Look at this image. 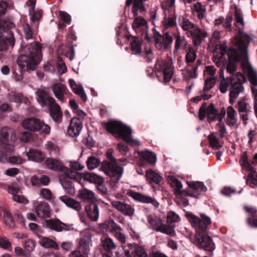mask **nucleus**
I'll return each mask as SVG.
<instances>
[{
    "instance_id": "2eb2a0df",
    "label": "nucleus",
    "mask_w": 257,
    "mask_h": 257,
    "mask_svg": "<svg viewBox=\"0 0 257 257\" xmlns=\"http://www.w3.org/2000/svg\"><path fill=\"white\" fill-rule=\"evenodd\" d=\"M235 107L237 109L243 124L245 125H246L248 120V115L251 112V106L246 102L244 98H242L237 101Z\"/></svg>"
},
{
    "instance_id": "4be33fe9",
    "label": "nucleus",
    "mask_w": 257,
    "mask_h": 257,
    "mask_svg": "<svg viewBox=\"0 0 257 257\" xmlns=\"http://www.w3.org/2000/svg\"><path fill=\"white\" fill-rule=\"evenodd\" d=\"M125 38L131 41V50L136 55L140 54L142 52V40L132 35H127Z\"/></svg>"
},
{
    "instance_id": "13d9d810",
    "label": "nucleus",
    "mask_w": 257,
    "mask_h": 257,
    "mask_svg": "<svg viewBox=\"0 0 257 257\" xmlns=\"http://www.w3.org/2000/svg\"><path fill=\"white\" fill-rule=\"evenodd\" d=\"M215 80L213 77L207 78L205 81L203 91L206 92L210 90L215 85Z\"/></svg>"
},
{
    "instance_id": "72a5a7b5",
    "label": "nucleus",
    "mask_w": 257,
    "mask_h": 257,
    "mask_svg": "<svg viewBox=\"0 0 257 257\" xmlns=\"http://www.w3.org/2000/svg\"><path fill=\"white\" fill-rule=\"evenodd\" d=\"M101 227L103 229H105L106 231L113 232L117 230L120 231L121 228L120 226L116 224L112 219L106 220L101 225Z\"/></svg>"
},
{
    "instance_id": "412c9836",
    "label": "nucleus",
    "mask_w": 257,
    "mask_h": 257,
    "mask_svg": "<svg viewBox=\"0 0 257 257\" xmlns=\"http://www.w3.org/2000/svg\"><path fill=\"white\" fill-rule=\"evenodd\" d=\"M82 127L80 120L77 118H73L71 120L70 125L67 128V134L71 137H77L79 135Z\"/></svg>"
},
{
    "instance_id": "864d4df0",
    "label": "nucleus",
    "mask_w": 257,
    "mask_h": 257,
    "mask_svg": "<svg viewBox=\"0 0 257 257\" xmlns=\"http://www.w3.org/2000/svg\"><path fill=\"white\" fill-rule=\"evenodd\" d=\"M185 38L184 37H181L178 32V34L175 35V44L174 47V52H178V50L183 46V43Z\"/></svg>"
},
{
    "instance_id": "09e8293b",
    "label": "nucleus",
    "mask_w": 257,
    "mask_h": 257,
    "mask_svg": "<svg viewBox=\"0 0 257 257\" xmlns=\"http://www.w3.org/2000/svg\"><path fill=\"white\" fill-rule=\"evenodd\" d=\"M194 8L198 14V18L199 19H202L204 18L206 9L202 5L201 3L197 2L194 5Z\"/></svg>"
},
{
    "instance_id": "f03ea898",
    "label": "nucleus",
    "mask_w": 257,
    "mask_h": 257,
    "mask_svg": "<svg viewBox=\"0 0 257 257\" xmlns=\"http://www.w3.org/2000/svg\"><path fill=\"white\" fill-rule=\"evenodd\" d=\"M29 54L20 55L17 59V64L20 68V74H15L17 81L23 80V72L35 70L40 62L42 52L40 44L34 42L28 48Z\"/></svg>"
},
{
    "instance_id": "de8ad7c7",
    "label": "nucleus",
    "mask_w": 257,
    "mask_h": 257,
    "mask_svg": "<svg viewBox=\"0 0 257 257\" xmlns=\"http://www.w3.org/2000/svg\"><path fill=\"white\" fill-rule=\"evenodd\" d=\"M65 205L70 208H73L77 211L81 209V205L79 202L73 199L67 197L65 195Z\"/></svg>"
},
{
    "instance_id": "bf43d9fd",
    "label": "nucleus",
    "mask_w": 257,
    "mask_h": 257,
    "mask_svg": "<svg viewBox=\"0 0 257 257\" xmlns=\"http://www.w3.org/2000/svg\"><path fill=\"white\" fill-rule=\"evenodd\" d=\"M47 148L51 154H53L55 156H57L59 152L58 147L51 142H48L47 144Z\"/></svg>"
},
{
    "instance_id": "58836bf2",
    "label": "nucleus",
    "mask_w": 257,
    "mask_h": 257,
    "mask_svg": "<svg viewBox=\"0 0 257 257\" xmlns=\"http://www.w3.org/2000/svg\"><path fill=\"white\" fill-rule=\"evenodd\" d=\"M101 243L103 248L106 252H112V250L116 247V244L110 237H106L104 239H101Z\"/></svg>"
},
{
    "instance_id": "e2e57ef3",
    "label": "nucleus",
    "mask_w": 257,
    "mask_h": 257,
    "mask_svg": "<svg viewBox=\"0 0 257 257\" xmlns=\"http://www.w3.org/2000/svg\"><path fill=\"white\" fill-rule=\"evenodd\" d=\"M181 27L184 31H188L189 29H194L195 28V26L194 24L190 22L189 20L184 18L183 19Z\"/></svg>"
},
{
    "instance_id": "f704fd0d",
    "label": "nucleus",
    "mask_w": 257,
    "mask_h": 257,
    "mask_svg": "<svg viewBox=\"0 0 257 257\" xmlns=\"http://www.w3.org/2000/svg\"><path fill=\"white\" fill-rule=\"evenodd\" d=\"M82 178L85 181L95 184L103 183V179L102 177L93 173H85L82 174Z\"/></svg>"
},
{
    "instance_id": "4c0bfd02",
    "label": "nucleus",
    "mask_w": 257,
    "mask_h": 257,
    "mask_svg": "<svg viewBox=\"0 0 257 257\" xmlns=\"http://www.w3.org/2000/svg\"><path fill=\"white\" fill-rule=\"evenodd\" d=\"M208 139L210 146L213 149L218 150L223 146V143L220 142L213 133H211L208 136Z\"/></svg>"
},
{
    "instance_id": "20e7f679",
    "label": "nucleus",
    "mask_w": 257,
    "mask_h": 257,
    "mask_svg": "<svg viewBox=\"0 0 257 257\" xmlns=\"http://www.w3.org/2000/svg\"><path fill=\"white\" fill-rule=\"evenodd\" d=\"M102 126L109 133L117 135L126 143L133 146L140 145V142L132 138V130L131 128L120 121L110 120L107 122H102Z\"/></svg>"
},
{
    "instance_id": "2f4dec72",
    "label": "nucleus",
    "mask_w": 257,
    "mask_h": 257,
    "mask_svg": "<svg viewBox=\"0 0 257 257\" xmlns=\"http://www.w3.org/2000/svg\"><path fill=\"white\" fill-rule=\"evenodd\" d=\"M13 152L12 145L0 146V162H4L7 160V157L10 156Z\"/></svg>"
},
{
    "instance_id": "b1692460",
    "label": "nucleus",
    "mask_w": 257,
    "mask_h": 257,
    "mask_svg": "<svg viewBox=\"0 0 257 257\" xmlns=\"http://www.w3.org/2000/svg\"><path fill=\"white\" fill-rule=\"evenodd\" d=\"M69 83L73 92L77 94L82 101L86 102L87 97L82 86L80 84H76L73 79L69 80Z\"/></svg>"
},
{
    "instance_id": "393cba45",
    "label": "nucleus",
    "mask_w": 257,
    "mask_h": 257,
    "mask_svg": "<svg viewBox=\"0 0 257 257\" xmlns=\"http://www.w3.org/2000/svg\"><path fill=\"white\" fill-rule=\"evenodd\" d=\"M85 211L88 217L92 221H96L99 217V210L97 205L93 202L87 204Z\"/></svg>"
},
{
    "instance_id": "3c124183",
    "label": "nucleus",
    "mask_w": 257,
    "mask_h": 257,
    "mask_svg": "<svg viewBox=\"0 0 257 257\" xmlns=\"http://www.w3.org/2000/svg\"><path fill=\"white\" fill-rule=\"evenodd\" d=\"M142 156L145 160L151 164H153L156 161V156L153 152L146 151L142 153Z\"/></svg>"
},
{
    "instance_id": "680f3d73",
    "label": "nucleus",
    "mask_w": 257,
    "mask_h": 257,
    "mask_svg": "<svg viewBox=\"0 0 257 257\" xmlns=\"http://www.w3.org/2000/svg\"><path fill=\"white\" fill-rule=\"evenodd\" d=\"M23 96L21 94L12 92L9 94V100L10 101L15 102H20L22 101Z\"/></svg>"
},
{
    "instance_id": "49530a36",
    "label": "nucleus",
    "mask_w": 257,
    "mask_h": 257,
    "mask_svg": "<svg viewBox=\"0 0 257 257\" xmlns=\"http://www.w3.org/2000/svg\"><path fill=\"white\" fill-rule=\"evenodd\" d=\"M189 187L193 190H200L202 192H205L207 191V187L204 185V183L199 181H192L188 182Z\"/></svg>"
},
{
    "instance_id": "7ed1b4c3",
    "label": "nucleus",
    "mask_w": 257,
    "mask_h": 257,
    "mask_svg": "<svg viewBox=\"0 0 257 257\" xmlns=\"http://www.w3.org/2000/svg\"><path fill=\"white\" fill-rule=\"evenodd\" d=\"M228 51L229 62L226 65V71L228 73L234 74L237 69L235 64L236 62H240L243 68L250 67L246 47L240 37L236 38V48L230 47Z\"/></svg>"
},
{
    "instance_id": "a211bd4d",
    "label": "nucleus",
    "mask_w": 257,
    "mask_h": 257,
    "mask_svg": "<svg viewBox=\"0 0 257 257\" xmlns=\"http://www.w3.org/2000/svg\"><path fill=\"white\" fill-rule=\"evenodd\" d=\"M173 42L172 36L168 32H165L162 35V40L159 41V40L157 39L155 47L158 50H168L171 48Z\"/></svg>"
},
{
    "instance_id": "c9c22d12",
    "label": "nucleus",
    "mask_w": 257,
    "mask_h": 257,
    "mask_svg": "<svg viewBox=\"0 0 257 257\" xmlns=\"http://www.w3.org/2000/svg\"><path fill=\"white\" fill-rule=\"evenodd\" d=\"M79 195L82 199L87 201L89 204L91 202L94 203L96 200L94 193L85 188L79 191Z\"/></svg>"
},
{
    "instance_id": "39448f33",
    "label": "nucleus",
    "mask_w": 257,
    "mask_h": 257,
    "mask_svg": "<svg viewBox=\"0 0 257 257\" xmlns=\"http://www.w3.org/2000/svg\"><path fill=\"white\" fill-rule=\"evenodd\" d=\"M58 19V27L59 30L55 41V46L58 47L56 51V66L58 74L62 75L64 73V46L62 39L64 27V12L59 11Z\"/></svg>"
},
{
    "instance_id": "ea45409f",
    "label": "nucleus",
    "mask_w": 257,
    "mask_h": 257,
    "mask_svg": "<svg viewBox=\"0 0 257 257\" xmlns=\"http://www.w3.org/2000/svg\"><path fill=\"white\" fill-rule=\"evenodd\" d=\"M40 243L42 246L46 248L51 247L55 249H59L58 244L55 241L48 237H42Z\"/></svg>"
},
{
    "instance_id": "0eeeda50",
    "label": "nucleus",
    "mask_w": 257,
    "mask_h": 257,
    "mask_svg": "<svg viewBox=\"0 0 257 257\" xmlns=\"http://www.w3.org/2000/svg\"><path fill=\"white\" fill-rule=\"evenodd\" d=\"M37 94L38 101L42 106H48L51 116L54 121L58 122L62 118V113L60 107L56 103L55 100L42 89H39L37 91Z\"/></svg>"
},
{
    "instance_id": "aec40b11",
    "label": "nucleus",
    "mask_w": 257,
    "mask_h": 257,
    "mask_svg": "<svg viewBox=\"0 0 257 257\" xmlns=\"http://www.w3.org/2000/svg\"><path fill=\"white\" fill-rule=\"evenodd\" d=\"M243 209L248 214L246 223L251 227H257V209L255 207L245 205Z\"/></svg>"
},
{
    "instance_id": "f257e3e1",
    "label": "nucleus",
    "mask_w": 257,
    "mask_h": 257,
    "mask_svg": "<svg viewBox=\"0 0 257 257\" xmlns=\"http://www.w3.org/2000/svg\"><path fill=\"white\" fill-rule=\"evenodd\" d=\"M200 218L191 213H187L186 217L191 225L196 229L195 240L196 245L201 249L213 255L215 244L208 234L209 226L211 224L210 217L204 213H200Z\"/></svg>"
},
{
    "instance_id": "338daca9",
    "label": "nucleus",
    "mask_w": 257,
    "mask_h": 257,
    "mask_svg": "<svg viewBox=\"0 0 257 257\" xmlns=\"http://www.w3.org/2000/svg\"><path fill=\"white\" fill-rule=\"evenodd\" d=\"M35 242L34 240L28 239L25 241L24 247L25 249L29 251H32L35 247Z\"/></svg>"
},
{
    "instance_id": "052dcab7",
    "label": "nucleus",
    "mask_w": 257,
    "mask_h": 257,
    "mask_svg": "<svg viewBox=\"0 0 257 257\" xmlns=\"http://www.w3.org/2000/svg\"><path fill=\"white\" fill-rule=\"evenodd\" d=\"M73 42L69 43L70 47L67 48L68 50H65V57L68 58L70 61L73 59L74 56V46L72 45Z\"/></svg>"
},
{
    "instance_id": "5fc2aeb1",
    "label": "nucleus",
    "mask_w": 257,
    "mask_h": 257,
    "mask_svg": "<svg viewBox=\"0 0 257 257\" xmlns=\"http://www.w3.org/2000/svg\"><path fill=\"white\" fill-rule=\"evenodd\" d=\"M234 16L236 23L240 24L243 26L244 25L245 23L242 16L241 11L237 6L234 7Z\"/></svg>"
},
{
    "instance_id": "a19ab883",
    "label": "nucleus",
    "mask_w": 257,
    "mask_h": 257,
    "mask_svg": "<svg viewBox=\"0 0 257 257\" xmlns=\"http://www.w3.org/2000/svg\"><path fill=\"white\" fill-rule=\"evenodd\" d=\"M148 221L150 224L152 229L155 230L156 231L159 232L158 228H162L164 224L162 223V220L157 219L152 216H149L148 217Z\"/></svg>"
},
{
    "instance_id": "423d86ee",
    "label": "nucleus",
    "mask_w": 257,
    "mask_h": 257,
    "mask_svg": "<svg viewBox=\"0 0 257 257\" xmlns=\"http://www.w3.org/2000/svg\"><path fill=\"white\" fill-rule=\"evenodd\" d=\"M107 158L109 160L104 161L101 164V168L105 174L110 177L111 185L117 183L121 177L123 168L118 164L117 160L113 156V150L108 149L106 153Z\"/></svg>"
},
{
    "instance_id": "ddd939ff",
    "label": "nucleus",
    "mask_w": 257,
    "mask_h": 257,
    "mask_svg": "<svg viewBox=\"0 0 257 257\" xmlns=\"http://www.w3.org/2000/svg\"><path fill=\"white\" fill-rule=\"evenodd\" d=\"M46 166L50 169L58 172L59 180L64 188V165L59 160L53 158H47L45 161Z\"/></svg>"
},
{
    "instance_id": "37998d69",
    "label": "nucleus",
    "mask_w": 257,
    "mask_h": 257,
    "mask_svg": "<svg viewBox=\"0 0 257 257\" xmlns=\"http://www.w3.org/2000/svg\"><path fill=\"white\" fill-rule=\"evenodd\" d=\"M86 163L88 169L93 170L100 165V161L96 157L91 156L88 158Z\"/></svg>"
},
{
    "instance_id": "6ab92c4d",
    "label": "nucleus",
    "mask_w": 257,
    "mask_h": 257,
    "mask_svg": "<svg viewBox=\"0 0 257 257\" xmlns=\"http://www.w3.org/2000/svg\"><path fill=\"white\" fill-rule=\"evenodd\" d=\"M112 206L125 216H132L135 210L130 204L119 201L111 202Z\"/></svg>"
},
{
    "instance_id": "9b49d317",
    "label": "nucleus",
    "mask_w": 257,
    "mask_h": 257,
    "mask_svg": "<svg viewBox=\"0 0 257 257\" xmlns=\"http://www.w3.org/2000/svg\"><path fill=\"white\" fill-rule=\"evenodd\" d=\"M239 163L242 168H245L248 172H250L248 175V178L246 180V183L251 188L256 187L257 174L254 175L255 172L251 165V164H254V161H252L251 163H250L248 159L247 152H244L240 156Z\"/></svg>"
},
{
    "instance_id": "79ce46f5",
    "label": "nucleus",
    "mask_w": 257,
    "mask_h": 257,
    "mask_svg": "<svg viewBox=\"0 0 257 257\" xmlns=\"http://www.w3.org/2000/svg\"><path fill=\"white\" fill-rule=\"evenodd\" d=\"M53 91L58 99H63L64 91L63 84L59 83H55L53 86Z\"/></svg>"
},
{
    "instance_id": "f8f14e48",
    "label": "nucleus",
    "mask_w": 257,
    "mask_h": 257,
    "mask_svg": "<svg viewBox=\"0 0 257 257\" xmlns=\"http://www.w3.org/2000/svg\"><path fill=\"white\" fill-rule=\"evenodd\" d=\"M24 127L32 132H39L45 135L49 134L51 130L50 126L44 123L40 119L36 118H29L23 122Z\"/></svg>"
},
{
    "instance_id": "774afa93",
    "label": "nucleus",
    "mask_w": 257,
    "mask_h": 257,
    "mask_svg": "<svg viewBox=\"0 0 257 257\" xmlns=\"http://www.w3.org/2000/svg\"><path fill=\"white\" fill-rule=\"evenodd\" d=\"M158 230L159 231V232L171 236H173L175 234V230L172 227L169 226H167L165 224L164 225V226H163L162 228H158Z\"/></svg>"
},
{
    "instance_id": "8fccbe9b",
    "label": "nucleus",
    "mask_w": 257,
    "mask_h": 257,
    "mask_svg": "<svg viewBox=\"0 0 257 257\" xmlns=\"http://www.w3.org/2000/svg\"><path fill=\"white\" fill-rule=\"evenodd\" d=\"M176 19L177 17L175 15L168 18L166 17V16H165L163 21L164 25L166 27H175L177 25Z\"/></svg>"
},
{
    "instance_id": "7c9ffc66",
    "label": "nucleus",
    "mask_w": 257,
    "mask_h": 257,
    "mask_svg": "<svg viewBox=\"0 0 257 257\" xmlns=\"http://www.w3.org/2000/svg\"><path fill=\"white\" fill-rule=\"evenodd\" d=\"M189 33L193 39L195 46L200 45L202 41L203 33L201 29L196 27L193 30L189 31Z\"/></svg>"
},
{
    "instance_id": "6e6d98bb",
    "label": "nucleus",
    "mask_w": 257,
    "mask_h": 257,
    "mask_svg": "<svg viewBox=\"0 0 257 257\" xmlns=\"http://www.w3.org/2000/svg\"><path fill=\"white\" fill-rule=\"evenodd\" d=\"M196 58V54L191 47H189L185 56L186 63H189L194 61Z\"/></svg>"
},
{
    "instance_id": "bb28decb",
    "label": "nucleus",
    "mask_w": 257,
    "mask_h": 257,
    "mask_svg": "<svg viewBox=\"0 0 257 257\" xmlns=\"http://www.w3.org/2000/svg\"><path fill=\"white\" fill-rule=\"evenodd\" d=\"M45 222L47 228L58 232L62 230L63 228L62 225H64V223L56 218L45 219Z\"/></svg>"
},
{
    "instance_id": "c03bdc74",
    "label": "nucleus",
    "mask_w": 257,
    "mask_h": 257,
    "mask_svg": "<svg viewBox=\"0 0 257 257\" xmlns=\"http://www.w3.org/2000/svg\"><path fill=\"white\" fill-rule=\"evenodd\" d=\"M146 26H147V22L142 17L135 18L132 24V28L135 31H137L138 28Z\"/></svg>"
},
{
    "instance_id": "cd10ccee",
    "label": "nucleus",
    "mask_w": 257,
    "mask_h": 257,
    "mask_svg": "<svg viewBox=\"0 0 257 257\" xmlns=\"http://www.w3.org/2000/svg\"><path fill=\"white\" fill-rule=\"evenodd\" d=\"M27 155L29 160L37 162H42L45 159L43 153L36 149H30L27 153Z\"/></svg>"
},
{
    "instance_id": "a18cd8bd",
    "label": "nucleus",
    "mask_w": 257,
    "mask_h": 257,
    "mask_svg": "<svg viewBox=\"0 0 257 257\" xmlns=\"http://www.w3.org/2000/svg\"><path fill=\"white\" fill-rule=\"evenodd\" d=\"M133 257H149L145 249L141 246L136 245L132 251Z\"/></svg>"
},
{
    "instance_id": "e433bc0d",
    "label": "nucleus",
    "mask_w": 257,
    "mask_h": 257,
    "mask_svg": "<svg viewBox=\"0 0 257 257\" xmlns=\"http://www.w3.org/2000/svg\"><path fill=\"white\" fill-rule=\"evenodd\" d=\"M11 128L9 127H3L0 131V146L10 145L8 144L9 141V133Z\"/></svg>"
},
{
    "instance_id": "473e14b6",
    "label": "nucleus",
    "mask_w": 257,
    "mask_h": 257,
    "mask_svg": "<svg viewBox=\"0 0 257 257\" xmlns=\"http://www.w3.org/2000/svg\"><path fill=\"white\" fill-rule=\"evenodd\" d=\"M168 180L171 187L174 188L175 192L177 194L179 195H182L183 194L184 191L181 190V189L182 188V184L178 179L174 177L171 176L168 178Z\"/></svg>"
},
{
    "instance_id": "9d476101",
    "label": "nucleus",
    "mask_w": 257,
    "mask_h": 257,
    "mask_svg": "<svg viewBox=\"0 0 257 257\" xmlns=\"http://www.w3.org/2000/svg\"><path fill=\"white\" fill-rule=\"evenodd\" d=\"M219 73V77L221 78L219 89L222 93H225L229 86L246 81L245 78L241 72H236L235 74H232L231 77L226 78L224 76V72L222 69H220Z\"/></svg>"
},
{
    "instance_id": "dca6fc26",
    "label": "nucleus",
    "mask_w": 257,
    "mask_h": 257,
    "mask_svg": "<svg viewBox=\"0 0 257 257\" xmlns=\"http://www.w3.org/2000/svg\"><path fill=\"white\" fill-rule=\"evenodd\" d=\"M127 194L137 201L143 203L151 204L156 208H158L159 206V203L154 198L150 196L133 190L129 191Z\"/></svg>"
},
{
    "instance_id": "6e6552de",
    "label": "nucleus",
    "mask_w": 257,
    "mask_h": 257,
    "mask_svg": "<svg viewBox=\"0 0 257 257\" xmlns=\"http://www.w3.org/2000/svg\"><path fill=\"white\" fill-rule=\"evenodd\" d=\"M147 71H151L153 74L154 71L158 78L163 77V82L166 84L170 81L174 74V67L171 60H158L155 65L154 70L152 68H148Z\"/></svg>"
},
{
    "instance_id": "a878e982",
    "label": "nucleus",
    "mask_w": 257,
    "mask_h": 257,
    "mask_svg": "<svg viewBox=\"0 0 257 257\" xmlns=\"http://www.w3.org/2000/svg\"><path fill=\"white\" fill-rule=\"evenodd\" d=\"M36 212L38 217L48 218L50 216V208L49 204L43 202L40 203L36 208Z\"/></svg>"
},
{
    "instance_id": "4d7b16f0",
    "label": "nucleus",
    "mask_w": 257,
    "mask_h": 257,
    "mask_svg": "<svg viewBox=\"0 0 257 257\" xmlns=\"http://www.w3.org/2000/svg\"><path fill=\"white\" fill-rule=\"evenodd\" d=\"M248 80L250 83L254 86H257V74L253 69H251L248 72Z\"/></svg>"
},
{
    "instance_id": "1a4fd4ad",
    "label": "nucleus",
    "mask_w": 257,
    "mask_h": 257,
    "mask_svg": "<svg viewBox=\"0 0 257 257\" xmlns=\"http://www.w3.org/2000/svg\"><path fill=\"white\" fill-rule=\"evenodd\" d=\"M15 27V24L9 21L4 20L0 21V33H8V36L0 37V51L7 49L9 46L12 47L14 46L15 39L11 29Z\"/></svg>"
},
{
    "instance_id": "0e129e2a",
    "label": "nucleus",
    "mask_w": 257,
    "mask_h": 257,
    "mask_svg": "<svg viewBox=\"0 0 257 257\" xmlns=\"http://www.w3.org/2000/svg\"><path fill=\"white\" fill-rule=\"evenodd\" d=\"M167 222L172 223L179 221V216L174 211H170L167 215Z\"/></svg>"
},
{
    "instance_id": "c756f323",
    "label": "nucleus",
    "mask_w": 257,
    "mask_h": 257,
    "mask_svg": "<svg viewBox=\"0 0 257 257\" xmlns=\"http://www.w3.org/2000/svg\"><path fill=\"white\" fill-rule=\"evenodd\" d=\"M146 177L150 184L155 183L156 185L159 186L163 178L159 174L153 170L146 171Z\"/></svg>"
},
{
    "instance_id": "f3484780",
    "label": "nucleus",
    "mask_w": 257,
    "mask_h": 257,
    "mask_svg": "<svg viewBox=\"0 0 257 257\" xmlns=\"http://www.w3.org/2000/svg\"><path fill=\"white\" fill-rule=\"evenodd\" d=\"M89 251V242L85 238H82L79 242L78 250L71 252L69 257H88Z\"/></svg>"
},
{
    "instance_id": "5701e85b",
    "label": "nucleus",
    "mask_w": 257,
    "mask_h": 257,
    "mask_svg": "<svg viewBox=\"0 0 257 257\" xmlns=\"http://www.w3.org/2000/svg\"><path fill=\"white\" fill-rule=\"evenodd\" d=\"M244 83L241 82L230 86L229 102L231 104L234 103L235 99L238 96L239 93L244 90V87L242 85Z\"/></svg>"
},
{
    "instance_id": "69168bd1",
    "label": "nucleus",
    "mask_w": 257,
    "mask_h": 257,
    "mask_svg": "<svg viewBox=\"0 0 257 257\" xmlns=\"http://www.w3.org/2000/svg\"><path fill=\"white\" fill-rule=\"evenodd\" d=\"M25 37L26 39H30L33 37V32L32 28L28 24H25L23 26Z\"/></svg>"
},
{
    "instance_id": "4468645a",
    "label": "nucleus",
    "mask_w": 257,
    "mask_h": 257,
    "mask_svg": "<svg viewBox=\"0 0 257 257\" xmlns=\"http://www.w3.org/2000/svg\"><path fill=\"white\" fill-rule=\"evenodd\" d=\"M82 174L65 167V194L68 193L72 195L75 193L74 186L71 181L67 180V178L78 181L82 178Z\"/></svg>"
},
{
    "instance_id": "c85d7f7f",
    "label": "nucleus",
    "mask_w": 257,
    "mask_h": 257,
    "mask_svg": "<svg viewBox=\"0 0 257 257\" xmlns=\"http://www.w3.org/2000/svg\"><path fill=\"white\" fill-rule=\"evenodd\" d=\"M207 115V119L208 122L211 123L212 121L217 120L218 110L216 109L213 103H210L207 107L206 110V115Z\"/></svg>"
},
{
    "instance_id": "603ef678",
    "label": "nucleus",
    "mask_w": 257,
    "mask_h": 257,
    "mask_svg": "<svg viewBox=\"0 0 257 257\" xmlns=\"http://www.w3.org/2000/svg\"><path fill=\"white\" fill-rule=\"evenodd\" d=\"M4 221L6 224L10 227L15 226V221L11 213L7 210L4 212Z\"/></svg>"
}]
</instances>
